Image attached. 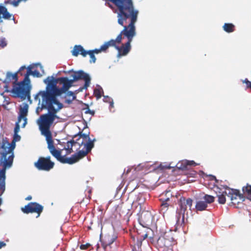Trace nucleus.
<instances>
[{"label":"nucleus","mask_w":251,"mask_h":251,"mask_svg":"<svg viewBox=\"0 0 251 251\" xmlns=\"http://www.w3.org/2000/svg\"><path fill=\"white\" fill-rule=\"evenodd\" d=\"M207 207L206 202L202 201H199L197 202L195 207L198 211H203Z\"/></svg>","instance_id":"22"},{"label":"nucleus","mask_w":251,"mask_h":251,"mask_svg":"<svg viewBox=\"0 0 251 251\" xmlns=\"http://www.w3.org/2000/svg\"><path fill=\"white\" fill-rule=\"evenodd\" d=\"M3 19L6 20L12 19L15 21L14 16L8 11L7 9L5 6L0 4V23L3 22Z\"/></svg>","instance_id":"16"},{"label":"nucleus","mask_w":251,"mask_h":251,"mask_svg":"<svg viewBox=\"0 0 251 251\" xmlns=\"http://www.w3.org/2000/svg\"><path fill=\"white\" fill-rule=\"evenodd\" d=\"M30 73H29L28 71L27 70L26 73L24 75L25 77L23 81H21L20 82H23V85L25 86H28V85L30 83V79L29 78V76Z\"/></svg>","instance_id":"26"},{"label":"nucleus","mask_w":251,"mask_h":251,"mask_svg":"<svg viewBox=\"0 0 251 251\" xmlns=\"http://www.w3.org/2000/svg\"><path fill=\"white\" fill-rule=\"evenodd\" d=\"M174 242L172 232H165L158 239L156 246L159 251H174Z\"/></svg>","instance_id":"5"},{"label":"nucleus","mask_w":251,"mask_h":251,"mask_svg":"<svg viewBox=\"0 0 251 251\" xmlns=\"http://www.w3.org/2000/svg\"><path fill=\"white\" fill-rule=\"evenodd\" d=\"M159 167L161 169H170L172 168L170 165H163L162 164H160L159 166Z\"/></svg>","instance_id":"40"},{"label":"nucleus","mask_w":251,"mask_h":251,"mask_svg":"<svg viewBox=\"0 0 251 251\" xmlns=\"http://www.w3.org/2000/svg\"><path fill=\"white\" fill-rule=\"evenodd\" d=\"M32 199V197L31 196H28V197H27L25 200H26V201H30Z\"/></svg>","instance_id":"45"},{"label":"nucleus","mask_w":251,"mask_h":251,"mask_svg":"<svg viewBox=\"0 0 251 251\" xmlns=\"http://www.w3.org/2000/svg\"><path fill=\"white\" fill-rule=\"evenodd\" d=\"M72 53L75 56H77L78 54H81L83 57H85L87 55L86 50L81 45L75 46Z\"/></svg>","instance_id":"19"},{"label":"nucleus","mask_w":251,"mask_h":251,"mask_svg":"<svg viewBox=\"0 0 251 251\" xmlns=\"http://www.w3.org/2000/svg\"><path fill=\"white\" fill-rule=\"evenodd\" d=\"M67 151V154H70L71 153L73 152V149H72V150L71 149H65Z\"/></svg>","instance_id":"43"},{"label":"nucleus","mask_w":251,"mask_h":251,"mask_svg":"<svg viewBox=\"0 0 251 251\" xmlns=\"http://www.w3.org/2000/svg\"><path fill=\"white\" fill-rule=\"evenodd\" d=\"M67 96H71V97H72V99H70V100L66 99L65 101H66V103H67L68 104H70V103H72V101L75 98V96L74 95L73 92H72V91L68 92L67 94Z\"/></svg>","instance_id":"31"},{"label":"nucleus","mask_w":251,"mask_h":251,"mask_svg":"<svg viewBox=\"0 0 251 251\" xmlns=\"http://www.w3.org/2000/svg\"><path fill=\"white\" fill-rule=\"evenodd\" d=\"M90 246V245L88 243L86 244H82L80 246V248L81 250H86Z\"/></svg>","instance_id":"39"},{"label":"nucleus","mask_w":251,"mask_h":251,"mask_svg":"<svg viewBox=\"0 0 251 251\" xmlns=\"http://www.w3.org/2000/svg\"><path fill=\"white\" fill-rule=\"evenodd\" d=\"M108 48L109 45L107 42H105L103 45H102L100 48L102 51H105Z\"/></svg>","instance_id":"36"},{"label":"nucleus","mask_w":251,"mask_h":251,"mask_svg":"<svg viewBox=\"0 0 251 251\" xmlns=\"http://www.w3.org/2000/svg\"><path fill=\"white\" fill-rule=\"evenodd\" d=\"M7 42L4 38H2L0 39V47L2 48H4L7 46Z\"/></svg>","instance_id":"32"},{"label":"nucleus","mask_w":251,"mask_h":251,"mask_svg":"<svg viewBox=\"0 0 251 251\" xmlns=\"http://www.w3.org/2000/svg\"><path fill=\"white\" fill-rule=\"evenodd\" d=\"M113 102H112V103H111V106H113Z\"/></svg>","instance_id":"50"},{"label":"nucleus","mask_w":251,"mask_h":251,"mask_svg":"<svg viewBox=\"0 0 251 251\" xmlns=\"http://www.w3.org/2000/svg\"><path fill=\"white\" fill-rule=\"evenodd\" d=\"M21 122H19V120H18V121L16 122L15 125V127L14 128V133H18L20 131V125L19 123Z\"/></svg>","instance_id":"33"},{"label":"nucleus","mask_w":251,"mask_h":251,"mask_svg":"<svg viewBox=\"0 0 251 251\" xmlns=\"http://www.w3.org/2000/svg\"><path fill=\"white\" fill-rule=\"evenodd\" d=\"M153 220V217L149 211H142L139 218L140 224L144 227L150 226Z\"/></svg>","instance_id":"12"},{"label":"nucleus","mask_w":251,"mask_h":251,"mask_svg":"<svg viewBox=\"0 0 251 251\" xmlns=\"http://www.w3.org/2000/svg\"><path fill=\"white\" fill-rule=\"evenodd\" d=\"M5 103H6V104H9V102H7V101H5Z\"/></svg>","instance_id":"48"},{"label":"nucleus","mask_w":251,"mask_h":251,"mask_svg":"<svg viewBox=\"0 0 251 251\" xmlns=\"http://www.w3.org/2000/svg\"><path fill=\"white\" fill-rule=\"evenodd\" d=\"M9 146L7 148V150L6 148L4 147V145H2V148L5 150V151L1 153V161L3 159V168L2 169L4 168L5 165H7L8 166L6 167L5 170L7 168H9L11 167L13 158H14V153L13 150L16 146V143L13 142V141H12L10 144L8 145Z\"/></svg>","instance_id":"6"},{"label":"nucleus","mask_w":251,"mask_h":251,"mask_svg":"<svg viewBox=\"0 0 251 251\" xmlns=\"http://www.w3.org/2000/svg\"><path fill=\"white\" fill-rule=\"evenodd\" d=\"M84 110H85V114H90L92 115V116H94L95 114V111L94 110H91L89 108L88 105H87V108H85Z\"/></svg>","instance_id":"35"},{"label":"nucleus","mask_w":251,"mask_h":251,"mask_svg":"<svg viewBox=\"0 0 251 251\" xmlns=\"http://www.w3.org/2000/svg\"><path fill=\"white\" fill-rule=\"evenodd\" d=\"M53 105L54 104L50 103L43 102L41 103L40 100L39 99V106L36 108L37 113H39L43 109H47L48 110V113L41 115L37 121V123L42 134L46 137L48 148L51 155L61 163L72 164L79 159L78 158H80L85 155L86 153L80 152L76 155H75L72 158L67 159L61 156V150L56 149L50 128L54 120L58 118L56 113L62 108L63 105L62 104L56 105L57 108H55Z\"/></svg>","instance_id":"1"},{"label":"nucleus","mask_w":251,"mask_h":251,"mask_svg":"<svg viewBox=\"0 0 251 251\" xmlns=\"http://www.w3.org/2000/svg\"><path fill=\"white\" fill-rule=\"evenodd\" d=\"M94 141H92L91 139L89 137V135L82 134H80L79 138L76 139L75 141L74 140H71L70 141H68L67 143V147L65 148V149H71L72 150V149H73V146L75 145V144H78L79 146H84V148L83 149H85V150H82L79 151L78 152L75 153L74 154L72 155L71 157L69 158H72L75 155H76L80 152H84L86 153V154L85 155L83 156L82 157H80V158H78L76 161L75 162L72 163L71 164H73L78 161H79L80 159L83 158L85 156L87 155V154L91 151L92 149L94 147ZM65 158H68L67 157H65V156H63Z\"/></svg>","instance_id":"4"},{"label":"nucleus","mask_w":251,"mask_h":251,"mask_svg":"<svg viewBox=\"0 0 251 251\" xmlns=\"http://www.w3.org/2000/svg\"><path fill=\"white\" fill-rule=\"evenodd\" d=\"M102 93H103V92L101 87L96 88L94 91V95L97 100L101 97Z\"/></svg>","instance_id":"25"},{"label":"nucleus","mask_w":251,"mask_h":251,"mask_svg":"<svg viewBox=\"0 0 251 251\" xmlns=\"http://www.w3.org/2000/svg\"><path fill=\"white\" fill-rule=\"evenodd\" d=\"M243 193L245 195L251 196V185L248 184L242 188Z\"/></svg>","instance_id":"28"},{"label":"nucleus","mask_w":251,"mask_h":251,"mask_svg":"<svg viewBox=\"0 0 251 251\" xmlns=\"http://www.w3.org/2000/svg\"><path fill=\"white\" fill-rule=\"evenodd\" d=\"M72 73L71 77L73 79H69L67 77H60L57 78L59 85H62L61 88L57 90L56 93L59 94V96L63 93H65L73 86L74 82L79 80H84L85 83L84 88L87 89L90 84L91 78L88 74L85 73L82 70L78 71H70Z\"/></svg>","instance_id":"3"},{"label":"nucleus","mask_w":251,"mask_h":251,"mask_svg":"<svg viewBox=\"0 0 251 251\" xmlns=\"http://www.w3.org/2000/svg\"><path fill=\"white\" fill-rule=\"evenodd\" d=\"M228 196V192L226 191H224L217 195L218 198V201L219 203L224 204L226 202V196Z\"/></svg>","instance_id":"21"},{"label":"nucleus","mask_w":251,"mask_h":251,"mask_svg":"<svg viewBox=\"0 0 251 251\" xmlns=\"http://www.w3.org/2000/svg\"><path fill=\"white\" fill-rule=\"evenodd\" d=\"M223 28L224 31L227 33L232 32L235 30V25L231 23H225Z\"/></svg>","instance_id":"23"},{"label":"nucleus","mask_w":251,"mask_h":251,"mask_svg":"<svg viewBox=\"0 0 251 251\" xmlns=\"http://www.w3.org/2000/svg\"><path fill=\"white\" fill-rule=\"evenodd\" d=\"M228 197H230L231 203L234 205H238L244 201L245 199L243 194L237 189H228Z\"/></svg>","instance_id":"11"},{"label":"nucleus","mask_w":251,"mask_h":251,"mask_svg":"<svg viewBox=\"0 0 251 251\" xmlns=\"http://www.w3.org/2000/svg\"><path fill=\"white\" fill-rule=\"evenodd\" d=\"M5 165L3 169L0 170V196L3 194L5 188V168L7 166ZM1 204V199L0 198V205Z\"/></svg>","instance_id":"17"},{"label":"nucleus","mask_w":251,"mask_h":251,"mask_svg":"<svg viewBox=\"0 0 251 251\" xmlns=\"http://www.w3.org/2000/svg\"><path fill=\"white\" fill-rule=\"evenodd\" d=\"M131 167H129L126 170H125L123 174V176H124L128 175L131 172Z\"/></svg>","instance_id":"41"},{"label":"nucleus","mask_w":251,"mask_h":251,"mask_svg":"<svg viewBox=\"0 0 251 251\" xmlns=\"http://www.w3.org/2000/svg\"><path fill=\"white\" fill-rule=\"evenodd\" d=\"M203 199L204 200V201L206 202V203H211L214 201L215 198L211 195H205L203 197Z\"/></svg>","instance_id":"29"},{"label":"nucleus","mask_w":251,"mask_h":251,"mask_svg":"<svg viewBox=\"0 0 251 251\" xmlns=\"http://www.w3.org/2000/svg\"><path fill=\"white\" fill-rule=\"evenodd\" d=\"M31 69H32V67L30 66H28L27 68V70L28 72L29 73H30V75H32L33 76H36L37 77H40L41 76V75L40 74V73H39V72L38 71L34 70V71H32L31 70Z\"/></svg>","instance_id":"27"},{"label":"nucleus","mask_w":251,"mask_h":251,"mask_svg":"<svg viewBox=\"0 0 251 251\" xmlns=\"http://www.w3.org/2000/svg\"><path fill=\"white\" fill-rule=\"evenodd\" d=\"M243 82L246 84L247 88L251 89V81H250L247 78H246L243 81Z\"/></svg>","instance_id":"37"},{"label":"nucleus","mask_w":251,"mask_h":251,"mask_svg":"<svg viewBox=\"0 0 251 251\" xmlns=\"http://www.w3.org/2000/svg\"><path fill=\"white\" fill-rule=\"evenodd\" d=\"M11 92L15 97L23 100L26 97H29V88L28 86L23 85V82H18L13 85Z\"/></svg>","instance_id":"8"},{"label":"nucleus","mask_w":251,"mask_h":251,"mask_svg":"<svg viewBox=\"0 0 251 251\" xmlns=\"http://www.w3.org/2000/svg\"><path fill=\"white\" fill-rule=\"evenodd\" d=\"M5 243H4L3 242H0V249L5 246Z\"/></svg>","instance_id":"44"},{"label":"nucleus","mask_w":251,"mask_h":251,"mask_svg":"<svg viewBox=\"0 0 251 251\" xmlns=\"http://www.w3.org/2000/svg\"><path fill=\"white\" fill-rule=\"evenodd\" d=\"M185 161H187V160H182L178 162V163L176 165V167L178 169L182 170L188 169V164L185 163Z\"/></svg>","instance_id":"24"},{"label":"nucleus","mask_w":251,"mask_h":251,"mask_svg":"<svg viewBox=\"0 0 251 251\" xmlns=\"http://www.w3.org/2000/svg\"><path fill=\"white\" fill-rule=\"evenodd\" d=\"M21 209L25 214L36 213L37 214L36 217L38 218L43 210V206L37 202H31L24 207H22Z\"/></svg>","instance_id":"10"},{"label":"nucleus","mask_w":251,"mask_h":251,"mask_svg":"<svg viewBox=\"0 0 251 251\" xmlns=\"http://www.w3.org/2000/svg\"><path fill=\"white\" fill-rule=\"evenodd\" d=\"M213 177L215 179H216L215 176H213Z\"/></svg>","instance_id":"51"},{"label":"nucleus","mask_w":251,"mask_h":251,"mask_svg":"<svg viewBox=\"0 0 251 251\" xmlns=\"http://www.w3.org/2000/svg\"><path fill=\"white\" fill-rule=\"evenodd\" d=\"M26 68L25 66H22L20 69L19 70V71L17 73H15L14 74H12L10 72H8L6 74V77L4 80L5 82L9 83L12 80H14L13 82V85L15 84V83H18V73H19L21 75H23V74L22 73V71L26 69Z\"/></svg>","instance_id":"14"},{"label":"nucleus","mask_w":251,"mask_h":251,"mask_svg":"<svg viewBox=\"0 0 251 251\" xmlns=\"http://www.w3.org/2000/svg\"><path fill=\"white\" fill-rule=\"evenodd\" d=\"M12 1L11 0H7L4 2L5 4H11Z\"/></svg>","instance_id":"46"},{"label":"nucleus","mask_w":251,"mask_h":251,"mask_svg":"<svg viewBox=\"0 0 251 251\" xmlns=\"http://www.w3.org/2000/svg\"><path fill=\"white\" fill-rule=\"evenodd\" d=\"M124 29L121 31L120 33L117 36L116 39L115 40L111 39L110 41H108L107 43L109 45V47L110 46L114 47L116 49V47L118 46L117 45V44H120L122 40V36H125V32L127 31L128 29V25H124Z\"/></svg>","instance_id":"13"},{"label":"nucleus","mask_w":251,"mask_h":251,"mask_svg":"<svg viewBox=\"0 0 251 251\" xmlns=\"http://www.w3.org/2000/svg\"><path fill=\"white\" fill-rule=\"evenodd\" d=\"M44 82L47 84L46 91L39 92L35 97V100H39V96H41L43 102L50 103L54 105L62 104L56 98L59 96V94L56 93L57 90H59L57 87V84L58 83L57 78H55L53 76H48Z\"/></svg>","instance_id":"2"},{"label":"nucleus","mask_w":251,"mask_h":251,"mask_svg":"<svg viewBox=\"0 0 251 251\" xmlns=\"http://www.w3.org/2000/svg\"><path fill=\"white\" fill-rule=\"evenodd\" d=\"M160 201H161L160 205L161 210L162 211L163 213H165L167 210L169 206H170V203H169V201H170V198H161L160 199Z\"/></svg>","instance_id":"20"},{"label":"nucleus","mask_w":251,"mask_h":251,"mask_svg":"<svg viewBox=\"0 0 251 251\" xmlns=\"http://www.w3.org/2000/svg\"><path fill=\"white\" fill-rule=\"evenodd\" d=\"M54 163L50 160V156L40 157L34 163V166L39 170L49 171L54 166Z\"/></svg>","instance_id":"9"},{"label":"nucleus","mask_w":251,"mask_h":251,"mask_svg":"<svg viewBox=\"0 0 251 251\" xmlns=\"http://www.w3.org/2000/svg\"><path fill=\"white\" fill-rule=\"evenodd\" d=\"M250 200L251 201V199H250Z\"/></svg>","instance_id":"52"},{"label":"nucleus","mask_w":251,"mask_h":251,"mask_svg":"<svg viewBox=\"0 0 251 251\" xmlns=\"http://www.w3.org/2000/svg\"><path fill=\"white\" fill-rule=\"evenodd\" d=\"M86 52H87V54H89L91 58V60H90V63H95L96 61V58L93 51L89 50L86 51Z\"/></svg>","instance_id":"30"},{"label":"nucleus","mask_w":251,"mask_h":251,"mask_svg":"<svg viewBox=\"0 0 251 251\" xmlns=\"http://www.w3.org/2000/svg\"><path fill=\"white\" fill-rule=\"evenodd\" d=\"M167 194H169V196H172V194L170 193V191H166L165 193V195H167Z\"/></svg>","instance_id":"47"},{"label":"nucleus","mask_w":251,"mask_h":251,"mask_svg":"<svg viewBox=\"0 0 251 251\" xmlns=\"http://www.w3.org/2000/svg\"><path fill=\"white\" fill-rule=\"evenodd\" d=\"M117 238V236L113 235H107L105 236L102 240H101V244L103 248L105 249L108 246H110L113 243Z\"/></svg>","instance_id":"18"},{"label":"nucleus","mask_w":251,"mask_h":251,"mask_svg":"<svg viewBox=\"0 0 251 251\" xmlns=\"http://www.w3.org/2000/svg\"><path fill=\"white\" fill-rule=\"evenodd\" d=\"M21 140V136L18 133H14L13 140V142L19 141Z\"/></svg>","instance_id":"34"},{"label":"nucleus","mask_w":251,"mask_h":251,"mask_svg":"<svg viewBox=\"0 0 251 251\" xmlns=\"http://www.w3.org/2000/svg\"><path fill=\"white\" fill-rule=\"evenodd\" d=\"M90 51H93V52L94 53H96V54L99 53L100 52L102 51L100 48L99 49H95L94 50H90Z\"/></svg>","instance_id":"42"},{"label":"nucleus","mask_w":251,"mask_h":251,"mask_svg":"<svg viewBox=\"0 0 251 251\" xmlns=\"http://www.w3.org/2000/svg\"><path fill=\"white\" fill-rule=\"evenodd\" d=\"M147 237V234H145V237H144V239H145Z\"/></svg>","instance_id":"49"},{"label":"nucleus","mask_w":251,"mask_h":251,"mask_svg":"<svg viewBox=\"0 0 251 251\" xmlns=\"http://www.w3.org/2000/svg\"><path fill=\"white\" fill-rule=\"evenodd\" d=\"M185 163L188 164V166H195L197 165V163L193 160H187L185 162Z\"/></svg>","instance_id":"38"},{"label":"nucleus","mask_w":251,"mask_h":251,"mask_svg":"<svg viewBox=\"0 0 251 251\" xmlns=\"http://www.w3.org/2000/svg\"><path fill=\"white\" fill-rule=\"evenodd\" d=\"M28 105L26 103H25L23 106L21 107L20 108L19 115L18 120L19 122H21L22 120H24V123L22 124V127H24L27 124L26 116L28 112Z\"/></svg>","instance_id":"15"},{"label":"nucleus","mask_w":251,"mask_h":251,"mask_svg":"<svg viewBox=\"0 0 251 251\" xmlns=\"http://www.w3.org/2000/svg\"><path fill=\"white\" fill-rule=\"evenodd\" d=\"M193 201L191 199H186L185 197H181L178 201L179 205L178 210L180 212L179 217L177 218V223L178 224L181 222V225L185 224V213L189 207L190 209L192 206Z\"/></svg>","instance_id":"7"}]
</instances>
